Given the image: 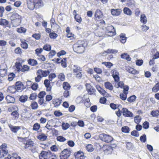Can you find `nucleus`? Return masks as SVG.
Segmentation results:
<instances>
[{
  "label": "nucleus",
  "instance_id": "obj_1",
  "mask_svg": "<svg viewBox=\"0 0 159 159\" xmlns=\"http://www.w3.org/2000/svg\"><path fill=\"white\" fill-rule=\"evenodd\" d=\"M11 22L13 26L16 27L19 25L22 21V17L17 13H14L10 17Z\"/></svg>",
  "mask_w": 159,
  "mask_h": 159
},
{
  "label": "nucleus",
  "instance_id": "obj_2",
  "mask_svg": "<svg viewBox=\"0 0 159 159\" xmlns=\"http://www.w3.org/2000/svg\"><path fill=\"white\" fill-rule=\"evenodd\" d=\"M84 42L83 41H79L76 43L74 44L73 46L74 51L77 53H81L84 50Z\"/></svg>",
  "mask_w": 159,
  "mask_h": 159
},
{
  "label": "nucleus",
  "instance_id": "obj_3",
  "mask_svg": "<svg viewBox=\"0 0 159 159\" xmlns=\"http://www.w3.org/2000/svg\"><path fill=\"white\" fill-rule=\"evenodd\" d=\"M100 140L106 143H109L112 141L113 138L110 135L104 133H102L99 135Z\"/></svg>",
  "mask_w": 159,
  "mask_h": 159
},
{
  "label": "nucleus",
  "instance_id": "obj_4",
  "mask_svg": "<svg viewBox=\"0 0 159 159\" xmlns=\"http://www.w3.org/2000/svg\"><path fill=\"white\" fill-rule=\"evenodd\" d=\"M8 151L7 149V145L6 143L2 144L0 146V157H5L7 155Z\"/></svg>",
  "mask_w": 159,
  "mask_h": 159
},
{
  "label": "nucleus",
  "instance_id": "obj_5",
  "mask_svg": "<svg viewBox=\"0 0 159 159\" xmlns=\"http://www.w3.org/2000/svg\"><path fill=\"white\" fill-rule=\"evenodd\" d=\"M8 151L7 149V145L6 143L2 144L0 146V157H5L7 155Z\"/></svg>",
  "mask_w": 159,
  "mask_h": 159
},
{
  "label": "nucleus",
  "instance_id": "obj_6",
  "mask_svg": "<svg viewBox=\"0 0 159 159\" xmlns=\"http://www.w3.org/2000/svg\"><path fill=\"white\" fill-rule=\"evenodd\" d=\"M70 151L67 149H64L60 154L61 159H67L70 155Z\"/></svg>",
  "mask_w": 159,
  "mask_h": 159
},
{
  "label": "nucleus",
  "instance_id": "obj_7",
  "mask_svg": "<svg viewBox=\"0 0 159 159\" xmlns=\"http://www.w3.org/2000/svg\"><path fill=\"white\" fill-rule=\"evenodd\" d=\"M7 67L6 65L2 64L0 66V75L1 76L3 77L7 74Z\"/></svg>",
  "mask_w": 159,
  "mask_h": 159
},
{
  "label": "nucleus",
  "instance_id": "obj_8",
  "mask_svg": "<svg viewBox=\"0 0 159 159\" xmlns=\"http://www.w3.org/2000/svg\"><path fill=\"white\" fill-rule=\"evenodd\" d=\"M106 32L109 33V36H112L115 34V30L112 25L108 26L106 28Z\"/></svg>",
  "mask_w": 159,
  "mask_h": 159
},
{
  "label": "nucleus",
  "instance_id": "obj_9",
  "mask_svg": "<svg viewBox=\"0 0 159 159\" xmlns=\"http://www.w3.org/2000/svg\"><path fill=\"white\" fill-rule=\"evenodd\" d=\"M123 115L126 117H133L134 116L133 113L126 108H123L122 109Z\"/></svg>",
  "mask_w": 159,
  "mask_h": 159
},
{
  "label": "nucleus",
  "instance_id": "obj_10",
  "mask_svg": "<svg viewBox=\"0 0 159 159\" xmlns=\"http://www.w3.org/2000/svg\"><path fill=\"white\" fill-rule=\"evenodd\" d=\"M112 76L114 79L115 82L119 81V73L118 71L115 69L112 70L111 71Z\"/></svg>",
  "mask_w": 159,
  "mask_h": 159
},
{
  "label": "nucleus",
  "instance_id": "obj_11",
  "mask_svg": "<svg viewBox=\"0 0 159 159\" xmlns=\"http://www.w3.org/2000/svg\"><path fill=\"white\" fill-rule=\"evenodd\" d=\"M94 16L95 19L98 21L102 19L103 16L100 10H97L95 11Z\"/></svg>",
  "mask_w": 159,
  "mask_h": 159
},
{
  "label": "nucleus",
  "instance_id": "obj_12",
  "mask_svg": "<svg viewBox=\"0 0 159 159\" xmlns=\"http://www.w3.org/2000/svg\"><path fill=\"white\" fill-rule=\"evenodd\" d=\"M50 155V152L46 151H42L39 156L40 159H47Z\"/></svg>",
  "mask_w": 159,
  "mask_h": 159
},
{
  "label": "nucleus",
  "instance_id": "obj_13",
  "mask_svg": "<svg viewBox=\"0 0 159 159\" xmlns=\"http://www.w3.org/2000/svg\"><path fill=\"white\" fill-rule=\"evenodd\" d=\"M50 72L48 70H37V73L39 74L42 77L47 76L49 74Z\"/></svg>",
  "mask_w": 159,
  "mask_h": 159
},
{
  "label": "nucleus",
  "instance_id": "obj_14",
  "mask_svg": "<svg viewBox=\"0 0 159 159\" xmlns=\"http://www.w3.org/2000/svg\"><path fill=\"white\" fill-rule=\"evenodd\" d=\"M16 90L18 91H21L24 89V85L20 82H17L16 83L15 86Z\"/></svg>",
  "mask_w": 159,
  "mask_h": 159
},
{
  "label": "nucleus",
  "instance_id": "obj_15",
  "mask_svg": "<svg viewBox=\"0 0 159 159\" xmlns=\"http://www.w3.org/2000/svg\"><path fill=\"white\" fill-rule=\"evenodd\" d=\"M50 80H45L44 81V84L46 87V91H50L52 89V86L50 84Z\"/></svg>",
  "mask_w": 159,
  "mask_h": 159
},
{
  "label": "nucleus",
  "instance_id": "obj_16",
  "mask_svg": "<svg viewBox=\"0 0 159 159\" xmlns=\"http://www.w3.org/2000/svg\"><path fill=\"white\" fill-rule=\"evenodd\" d=\"M74 155L76 159H84L85 157L83 152L79 151L77 153H75Z\"/></svg>",
  "mask_w": 159,
  "mask_h": 159
},
{
  "label": "nucleus",
  "instance_id": "obj_17",
  "mask_svg": "<svg viewBox=\"0 0 159 159\" xmlns=\"http://www.w3.org/2000/svg\"><path fill=\"white\" fill-rule=\"evenodd\" d=\"M121 10L118 9H112L111 10V14L114 16H118L121 12Z\"/></svg>",
  "mask_w": 159,
  "mask_h": 159
},
{
  "label": "nucleus",
  "instance_id": "obj_18",
  "mask_svg": "<svg viewBox=\"0 0 159 159\" xmlns=\"http://www.w3.org/2000/svg\"><path fill=\"white\" fill-rule=\"evenodd\" d=\"M72 70L73 71V73L74 75L80 71H82V68L76 65H74L72 67Z\"/></svg>",
  "mask_w": 159,
  "mask_h": 159
},
{
  "label": "nucleus",
  "instance_id": "obj_19",
  "mask_svg": "<svg viewBox=\"0 0 159 159\" xmlns=\"http://www.w3.org/2000/svg\"><path fill=\"white\" fill-rule=\"evenodd\" d=\"M27 5L28 8L30 10H33L35 7L34 3V0L33 1L32 0H27Z\"/></svg>",
  "mask_w": 159,
  "mask_h": 159
},
{
  "label": "nucleus",
  "instance_id": "obj_20",
  "mask_svg": "<svg viewBox=\"0 0 159 159\" xmlns=\"http://www.w3.org/2000/svg\"><path fill=\"white\" fill-rule=\"evenodd\" d=\"M104 152L106 154L111 153L112 151V148L111 147L105 146L103 148Z\"/></svg>",
  "mask_w": 159,
  "mask_h": 159
},
{
  "label": "nucleus",
  "instance_id": "obj_21",
  "mask_svg": "<svg viewBox=\"0 0 159 159\" xmlns=\"http://www.w3.org/2000/svg\"><path fill=\"white\" fill-rule=\"evenodd\" d=\"M35 7L36 8H39L43 6V3L42 0H34Z\"/></svg>",
  "mask_w": 159,
  "mask_h": 159
},
{
  "label": "nucleus",
  "instance_id": "obj_22",
  "mask_svg": "<svg viewBox=\"0 0 159 159\" xmlns=\"http://www.w3.org/2000/svg\"><path fill=\"white\" fill-rule=\"evenodd\" d=\"M9 126L11 130L14 133H17L20 129V126H14L12 125H9Z\"/></svg>",
  "mask_w": 159,
  "mask_h": 159
},
{
  "label": "nucleus",
  "instance_id": "obj_23",
  "mask_svg": "<svg viewBox=\"0 0 159 159\" xmlns=\"http://www.w3.org/2000/svg\"><path fill=\"white\" fill-rule=\"evenodd\" d=\"M61 103V100L59 98H55L52 100V103L54 107H57L59 106Z\"/></svg>",
  "mask_w": 159,
  "mask_h": 159
},
{
  "label": "nucleus",
  "instance_id": "obj_24",
  "mask_svg": "<svg viewBox=\"0 0 159 159\" xmlns=\"http://www.w3.org/2000/svg\"><path fill=\"white\" fill-rule=\"evenodd\" d=\"M7 102L8 103H14L15 102V99L13 97L9 95H7L6 98Z\"/></svg>",
  "mask_w": 159,
  "mask_h": 159
},
{
  "label": "nucleus",
  "instance_id": "obj_25",
  "mask_svg": "<svg viewBox=\"0 0 159 159\" xmlns=\"http://www.w3.org/2000/svg\"><path fill=\"white\" fill-rule=\"evenodd\" d=\"M16 89L15 86H9L7 90L8 92L13 93L16 91Z\"/></svg>",
  "mask_w": 159,
  "mask_h": 159
},
{
  "label": "nucleus",
  "instance_id": "obj_26",
  "mask_svg": "<svg viewBox=\"0 0 159 159\" xmlns=\"http://www.w3.org/2000/svg\"><path fill=\"white\" fill-rule=\"evenodd\" d=\"M28 61V64L32 66H34L38 64L37 61L33 59H30Z\"/></svg>",
  "mask_w": 159,
  "mask_h": 159
},
{
  "label": "nucleus",
  "instance_id": "obj_27",
  "mask_svg": "<svg viewBox=\"0 0 159 159\" xmlns=\"http://www.w3.org/2000/svg\"><path fill=\"white\" fill-rule=\"evenodd\" d=\"M104 85L105 88L110 90H112L113 89V86L109 82H106L104 84Z\"/></svg>",
  "mask_w": 159,
  "mask_h": 159
},
{
  "label": "nucleus",
  "instance_id": "obj_28",
  "mask_svg": "<svg viewBox=\"0 0 159 159\" xmlns=\"http://www.w3.org/2000/svg\"><path fill=\"white\" fill-rule=\"evenodd\" d=\"M24 144H25L24 147L25 148H27L29 147L33 146L34 145V143L32 141H26L24 143Z\"/></svg>",
  "mask_w": 159,
  "mask_h": 159
},
{
  "label": "nucleus",
  "instance_id": "obj_29",
  "mask_svg": "<svg viewBox=\"0 0 159 159\" xmlns=\"http://www.w3.org/2000/svg\"><path fill=\"white\" fill-rule=\"evenodd\" d=\"M9 24V21L5 19L1 18L0 19V25L6 26Z\"/></svg>",
  "mask_w": 159,
  "mask_h": 159
},
{
  "label": "nucleus",
  "instance_id": "obj_30",
  "mask_svg": "<svg viewBox=\"0 0 159 159\" xmlns=\"http://www.w3.org/2000/svg\"><path fill=\"white\" fill-rule=\"evenodd\" d=\"M116 83L115 84V86L116 87L118 88H123L124 85V83L122 81H118V82H115Z\"/></svg>",
  "mask_w": 159,
  "mask_h": 159
},
{
  "label": "nucleus",
  "instance_id": "obj_31",
  "mask_svg": "<svg viewBox=\"0 0 159 159\" xmlns=\"http://www.w3.org/2000/svg\"><path fill=\"white\" fill-rule=\"evenodd\" d=\"M121 58L124 59H125L128 61H129L131 60V58L129 57V55L126 53H124L121 55Z\"/></svg>",
  "mask_w": 159,
  "mask_h": 159
},
{
  "label": "nucleus",
  "instance_id": "obj_32",
  "mask_svg": "<svg viewBox=\"0 0 159 159\" xmlns=\"http://www.w3.org/2000/svg\"><path fill=\"white\" fill-rule=\"evenodd\" d=\"M123 11L125 14L129 16H130L132 13L131 10L129 8L127 7H125L124 8Z\"/></svg>",
  "mask_w": 159,
  "mask_h": 159
},
{
  "label": "nucleus",
  "instance_id": "obj_33",
  "mask_svg": "<svg viewBox=\"0 0 159 159\" xmlns=\"http://www.w3.org/2000/svg\"><path fill=\"white\" fill-rule=\"evenodd\" d=\"M63 89L65 90H69L70 86V84L67 82H64L62 84Z\"/></svg>",
  "mask_w": 159,
  "mask_h": 159
},
{
  "label": "nucleus",
  "instance_id": "obj_34",
  "mask_svg": "<svg viewBox=\"0 0 159 159\" xmlns=\"http://www.w3.org/2000/svg\"><path fill=\"white\" fill-rule=\"evenodd\" d=\"M23 133L22 136L24 137H27L29 134V132L28 130L25 128L22 127V129Z\"/></svg>",
  "mask_w": 159,
  "mask_h": 159
},
{
  "label": "nucleus",
  "instance_id": "obj_35",
  "mask_svg": "<svg viewBox=\"0 0 159 159\" xmlns=\"http://www.w3.org/2000/svg\"><path fill=\"white\" fill-rule=\"evenodd\" d=\"M120 41L122 43H125L126 42V38L125 36V34H121L120 35Z\"/></svg>",
  "mask_w": 159,
  "mask_h": 159
},
{
  "label": "nucleus",
  "instance_id": "obj_36",
  "mask_svg": "<svg viewBox=\"0 0 159 159\" xmlns=\"http://www.w3.org/2000/svg\"><path fill=\"white\" fill-rule=\"evenodd\" d=\"M37 138L40 140L44 141L46 140L47 138V136L44 134H42L38 135Z\"/></svg>",
  "mask_w": 159,
  "mask_h": 159
},
{
  "label": "nucleus",
  "instance_id": "obj_37",
  "mask_svg": "<svg viewBox=\"0 0 159 159\" xmlns=\"http://www.w3.org/2000/svg\"><path fill=\"white\" fill-rule=\"evenodd\" d=\"M151 115L153 117H158L159 116V111L157 110L152 111L151 112Z\"/></svg>",
  "mask_w": 159,
  "mask_h": 159
},
{
  "label": "nucleus",
  "instance_id": "obj_38",
  "mask_svg": "<svg viewBox=\"0 0 159 159\" xmlns=\"http://www.w3.org/2000/svg\"><path fill=\"white\" fill-rule=\"evenodd\" d=\"M30 70V67L27 65H24L20 70V71L22 72L28 71Z\"/></svg>",
  "mask_w": 159,
  "mask_h": 159
},
{
  "label": "nucleus",
  "instance_id": "obj_39",
  "mask_svg": "<svg viewBox=\"0 0 159 159\" xmlns=\"http://www.w3.org/2000/svg\"><path fill=\"white\" fill-rule=\"evenodd\" d=\"M140 21L144 24L147 23V20L145 15L143 14L141 15Z\"/></svg>",
  "mask_w": 159,
  "mask_h": 159
},
{
  "label": "nucleus",
  "instance_id": "obj_40",
  "mask_svg": "<svg viewBox=\"0 0 159 159\" xmlns=\"http://www.w3.org/2000/svg\"><path fill=\"white\" fill-rule=\"evenodd\" d=\"M31 106L32 109L35 110L38 108V103L36 102H33L31 104Z\"/></svg>",
  "mask_w": 159,
  "mask_h": 159
},
{
  "label": "nucleus",
  "instance_id": "obj_41",
  "mask_svg": "<svg viewBox=\"0 0 159 159\" xmlns=\"http://www.w3.org/2000/svg\"><path fill=\"white\" fill-rule=\"evenodd\" d=\"M27 99L28 97L27 95H22L20 97L19 100L22 102H24L27 100Z\"/></svg>",
  "mask_w": 159,
  "mask_h": 159
},
{
  "label": "nucleus",
  "instance_id": "obj_42",
  "mask_svg": "<svg viewBox=\"0 0 159 159\" xmlns=\"http://www.w3.org/2000/svg\"><path fill=\"white\" fill-rule=\"evenodd\" d=\"M127 70L129 73L132 74H136L138 73V71H137L136 70L132 68H128Z\"/></svg>",
  "mask_w": 159,
  "mask_h": 159
},
{
  "label": "nucleus",
  "instance_id": "obj_43",
  "mask_svg": "<svg viewBox=\"0 0 159 159\" xmlns=\"http://www.w3.org/2000/svg\"><path fill=\"white\" fill-rule=\"evenodd\" d=\"M40 127V125L39 124L36 123L34 124L33 126V130L35 131L39 130Z\"/></svg>",
  "mask_w": 159,
  "mask_h": 159
},
{
  "label": "nucleus",
  "instance_id": "obj_44",
  "mask_svg": "<svg viewBox=\"0 0 159 159\" xmlns=\"http://www.w3.org/2000/svg\"><path fill=\"white\" fill-rule=\"evenodd\" d=\"M159 90V82L157 83L153 87L152 91L154 92H156Z\"/></svg>",
  "mask_w": 159,
  "mask_h": 159
},
{
  "label": "nucleus",
  "instance_id": "obj_45",
  "mask_svg": "<svg viewBox=\"0 0 159 159\" xmlns=\"http://www.w3.org/2000/svg\"><path fill=\"white\" fill-rule=\"evenodd\" d=\"M62 129L64 130L68 129L70 126V125L68 123H65L63 122L62 125Z\"/></svg>",
  "mask_w": 159,
  "mask_h": 159
},
{
  "label": "nucleus",
  "instance_id": "obj_46",
  "mask_svg": "<svg viewBox=\"0 0 159 159\" xmlns=\"http://www.w3.org/2000/svg\"><path fill=\"white\" fill-rule=\"evenodd\" d=\"M49 36L51 39H55L58 36V35L53 32H50L49 34Z\"/></svg>",
  "mask_w": 159,
  "mask_h": 159
},
{
  "label": "nucleus",
  "instance_id": "obj_47",
  "mask_svg": "<svg viewBox=\"0 0 159 159\" xmlns=\"http://www.w3.org/2000/svg\"><path fill=\"white\" fill-rule=\"evenodd\" d=\"M51 46L50 45L47 44L44 46L43 49L45 51H49L51 50Z\"/></svg>",
  "mask_w": 159,
  "mask_h": 159
},
{
  "label": "nucleus",
  "instance_id": "obj_48",
  "mask_svg": "<svg viewBox=\"0 0 159 159\" xmlns=\"http://www.w3.org/2000/svg\"><path fill=\"white\" fill-rule=\"evenodd\" d=\"M56 54V51L54 50H51L48 54V57L49 58L51 59L53 58Z\"/></svg>",
  "mask_w": 159,
  "mask_h": 159
},
{
  "label": "nucleus",
  "instance_id": "obj_49",
  "mask_svg": "<svg viewBox=\"0 0 159 159\" xmlns=\"http://www.w3.org/2000/svg\"><path fill=\"white\" fill-rule=\"evenodd\" d=\"M141 120V117L139 116H136L134 118V121L137 124H138Z\"/></svg>",
  "mask_w": 159,
  "mask_h": 159
},
{
  "label": "nucleus",
  "instance_id": "obj_50",
  "mask_svg": "<svg viewBox=\"0 0 159 159\" xmlns=\"http://www.w3.org/2000/svg\"><path fill=\"white\" fill-rule=\"evenodd\" d=\"M74 18L77 22H78L79 23H80L81 22V18L79 15L75 14Z\"/></svg>",
  "mask_w": 159,
  "mask_h": 159
},
{
  "label": "nucleus",
  "instance_id": "obj_51",
  "mask_svg": "<svg viewBox=\"0 0 159 159\" xmlns=\"http://www.w3.org/2000/svg\"><path fill=\"white\" fill-rule=\"evenodd\" d=\"M102 64L104 65L107 68H110L113 66L112 63L109 62H105L102 63Z\"/></svg>",
  "mask_w": 159,
  "mask_h": 159
},
{
  "label": "nucleus",
  "instance_id": "obj_52",
  "mask_svg": "<svg viewBox=\"0 0 159 159\" xmlns=\"http://www.w3.org/2000/svg\"><path fill=\"white\" fill-rule=\"evenodd\" d=\"M65 78V76L63 73H60L58 75V78L61 81H64Z\"/></svg>",
  "mask_w": 159,
  "mask_h": 159
},
{
  "label": "nucleus",
  "instance_id": "obj_53",
  "mask_svg": "<svg viewBox=\"0 0 159 159\" xmlns=\"http://www.w3.org/2000/svg\"><path fill=\"white\" fill-rule=\"evenodd\" d=\"M118 51L117 50L112 49H108L106 51V52L107 53H111L113 54L116 53Z\"/></svg>",
  "mask_w": 159,
  "mask_h": 159
},
{
  "label": "nucleus",
  "instance_id": "obj_54",
  "mask_svg": "<svg viewBox=\"0 0 159 159\" xmlns=\"http://www.w3.org/2000/svg\"><path fill=\"white\" fill-rule=\"evenodd\" d=\"M136 98V97L135 95H133L128 98L127 100L129 102H132L135 101Z\"/></svg>",
  "mask_w": 159,
  "mask_h": 159
},
{
  "label": "nucleus",
  "instance_id": "obj_55",
  "mask_svg": "<svg viewBox=\"0 0 159 159\" xmlns=\"http://www.w3.org/2000/svg\"><path fill=\"white\" fill-rule=\"evenodd\" d=\"M15 75L13 73H11L8 75V80L9 81L12 80L15 77Z\"/></svg>",
  "mask_w": 159,
  "mask_h": 159
},
{
  "label": "nucleus",
  "instance_id": "obj_56",
  "mask_svg": "<svg viewBox=\"0 0 159 159\" xmlns=\"http://www.w3.org/2000/svg\"><path fill=\"white\" fill-rule=\"evenodd\" d=\"M21 46L22 48L24 49H26L28 47V45L25 41H22L21 42Z\"/></svg>",
  "mask_w": 159,
  "mask_h": 159
},
{
  "label": "nucleus",
  "instance_id": "obj_57",
  "mask_svg": "<svg viewBox=\"0 0 159 159\" xmlns=\"http://www.w3.org/2000/svg\"><path fill=\"white\" fill-rule=\"evenodd\" d=\"M86 149L87 151L89 152H91L93 150V146L91 144H88L86 146Z\"/></svg>",
  "mask_w": 159,
  "mask_h": 159
},
{
  "label": "nucleus",
  "instance_id": "obj_58",
  "mask_svg": "<svg viewBox=\"0 0 159 159\" xmlns=\"http://www.w3.org/2000/svg\"><path fill=\"white\" fill-rule=\"evenodd\" d=\"M127 93H124V92L123 93H120V98L123 100H125L126 99Z\"/></svg>",
  "mask_w": 159,
  "mask_h": 159
},
{
  "label": "nucleus",
  "instance_id": "obj_59",
  "mask_svg": "<svg viewBox=\"0 0 159 159\" xmlns=\"http://www.w3.org/2000/svg\"><path fill=\"white\" fill-rule=\"evenodd\" d=\"M46 95V93L45 91H41L40 92L38 95V97L39 98H43L45 95Z\"/></svg>",
  "mask_w": 159,
  "mask_h": 159
},
{
  "label": "nucleus",
  "instance_id": "obj_60",
  "mask_svg": "<svg viewBox=\"0 0 159 159\" xmlns=\"http://www.w3.org/2000/svg\"><path fill=\"white\" fill-rule=\"evenodd\" d=\"M37 94L35 93H33L30 94L29 98L32 100H34L36 98Z\"/></svg>",
  "mask_w": 159,
  "mask_h": 159
},
{
  "label": "nucleus",
  "instance_id": "obj_61",
  "mask_svg": "<svg viewBox=\"0 0 159 159\" xmlns=\"http://www.w3.org/2000/svg\"><path fill=\"white\" fill-rule=\"evenodd\" d=\"M122 131L125 133H128L129 132V129L127 126H124L122 128Z\"/></svg>",
  "mask_w": 159,
  "mask_h": 159
},
{
  "label": "nucleus",
  "instance_id": "obj_62",
  "mask_svg": "<svg viewBox=\"0 0 159 159\" xmlns=\"http://www.w3.org/2000/svg\"><path fill=\"white\" fill-rule=\"evenodd\" d=\"M11 115L14 118H17L19 116V114L17 111H14L12 112Z\"/></svg>",
  "mask_w": 159,
  "mask_h": 159
},
{
  "label": "nucleus",
  "instance_id": "obj_63",
  "mask_svg": "<svg viewBox=\"0 0 159 159\" xmlns=\"http://www.w3.org/2000/svg\"><path fill=\"white\" fill-rule=\"evenodd\" d=\"M26 31V29L22 27L17 29V31L20 33H25Z\"/></svg>",
  "mask_w": 159,
  "mask_h": 159
},
{
  "label": "nucleus",
  "instance_id": "obj_64",
  "mask_svg": "<svg viewBox=\"0 0 159 159\" xmlns=\"http://www.w3.org/2000/svg\"><path fill=\"white\" fill-rule=\"evenodd\" d=\"M62 66L64 67H65L66 66V58H64L61 60V63Z\"/></svg>",
  "mask_w": 159,
  "mask_h": 159
}]
</instances>
